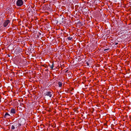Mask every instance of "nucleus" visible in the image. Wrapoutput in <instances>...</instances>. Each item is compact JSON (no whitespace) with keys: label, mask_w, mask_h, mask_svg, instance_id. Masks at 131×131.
<instances>
[{"label":"nucleus","mask_w":131,"mask_h":131,"mask_svg":"<svg viewBox=\"0 0 131 131\" xmlns=\"http://www.w3.org/2000/svg\"><path fill=\"white\" fill-rule=\"evenodd\" d=\"M93 60L92 59L89 58L87 59L86 61L85 64H86L87 66L91 65L92 63Z\"/></svg>","instance_id":"nucleus-1"},{"label":"nucleus","mask_w":131,"mask_h":131,"mask_svg":"<svg viewBox=\"0 0 131 131\" xmlns=\"http://www.w3.org/2000/svg\"><path fill=\"white\" fill-rule=\"evenodd\" d=\"M19 123L17 122L14 123L11 127V129L12 130H14L15 128H17L18 127Z\"/></svg>","instance_id":"nucleus-2"},{"label":"nucleus","mask_w":131,"mask_h":131,"mask_svg":"<svg viewBox=\"0 0 131 131\" xmlns=\"http://www.w3.org/2000/svg\"><path fill=\"white\" fill-rule=\"evenodd\" d=\"M23 2L22 0H18L16 2V4L18 6H20L23 5Z\"/></svg>","instance_id":"nucleus-3"},{"label":"nucleus","mask_w":131,"mask_h":131,"mask_svg":"<svg viewBox=\"0 0 131 131\" xmlns=\"http://www.w3.org/2000/svg\"><path fill=\"white\" fill-rule=\"evenodd\" d=\"M53 94V92L52 91H47L45 94L46 95L49 96L50 97H52Z\"/></svg>","instance_id":"nucleus-4"},{"label":"nucleus","mask_w":131,"mask_h":131,"mask_svg":"<svg viewBox=\"0 0 131 131\" xmlns=\"http://www.w3.org/2000/svg\"><path fill=\"white\" fill-rule=\"evenodd\" d=\"M9 23L10 21L9 20H7L5 21L3 24L4 27H6Z\"/></svg>","instance_id":"nucleus-5"},{"label":"nucleus","mask_w":131,"mask_h":131,"mask_svg":"<svg viewBox=\"0 0 131 131\" xmlns=\"http://www.w3.org/2000/svg\"><path fill=\"white\" fill-rule=\"evenodd\" d=\"M16 110L14 108H12L11 109L10 112L13 114H15L16 113Z\"/></svg>","instance_id":"nucleus-6"},{"label":"nucleus","mask_w":131,"mask_h":131,"mask_svg":"<svg viewBox=\"0 0 131 131\" xmlns=\"http://www.w3.org/2000/svg\"><path fill=\"white\" fill-rule=\"evenodd\" d=\"M11 117V116L8 114L7 112L4 115V118H9Z\"/></svg>","instance_id":"nucleus-7"},{"label":"nucleus","mask_w":131,"mask_h":131,"mask_svg":"<svg viewBox=\"0 0 131 131\" xmlns=\"http://www.w3.org/2000/svg\"><path fill=\"white\" fill-rule=\"evenodd\" d=\"M52 64L51 65L49 64V66H50V68H51V69L52 70L53 69V68L54 67L53 63L52 62Z\"/></svg>","instance_id":"nucleus-8"},{"label":"nucleus","mask_w":131,"mask_h":131,"mask_svg":"<svg viewBox=\"0 0 131 131\" xmlns=\"http://www.w3.org/2000/svg\"><path fill=\"white\" fill-rule=\"evenodd\" d=\"M58 84L59 87H61L62 85V83L60 82H58Z\"/></svg>","instance_id":"nucleus-9"},{"label":"nucleus","mask_w":131,"mask_h":131,"mask_svg":"<svg viewBox=\"0 0 131 131\" xmlns=\"http://www.w3.org/2000/svg\"><path fill=\"white\" fill-rule=\"evenodd\" d=\"M72 38H73L71 36H69L67 38V39L69 40H71Z\"/></svg>","instance_id":"nucleus-10"},{"label":"nucleus","mask_w":131,"mask_h":131,"mask_svg":"<svg viewBox=\"0 0 131 131\" xmlns=\"http://www.w3.org/2000/svg\"><path fill=\"white\" fill-rule=\"evenodd\" d=\"M64 70L65 71V72L66 73H67L68 71V70H66V69H65Z\"/></svg>","instance_id":"nucleus-11"},{"label":"nucleus","mask_w":131,"mask_h":131,"mask_svg":"<svg viewBox=\"0 0 131 131\" xmlns=\"http://www.w3.org/2000/svg\"><path fill=\"white\" fill-rule=\"evenodd\" d=\"M21 124H19V125H18V127H19L20 126H21Z\"/></svg>","instance_id":"nucleus-12"},{"label":"nucleus","mask_w":131,"mask_h":131,"mask_svg":"<svg viewBox=\"0 0 131 131\" xmlns=\"http://www.w3.org/2000/svg\"><path fill=\"white\" fill-rule=\"evenodd\" d=\"M118 44V42H116L115 43V45H117Z\"/></svg>","instance_id":"nucleus-13"},{"label":"nucleus","mask_w":131,"mask_h":131,"mask_svg":"<svg viewBox=\"0 0 131 131\" xmlns=\"http://www.w3.org/2000/svg\"><path fill=\"white\" fill-rule=\"evenodd\" d=\"M8 57H10V55H9V54H8Z\"/></svg>","instance_id":"nucleus-14"},{"label":"nucleus","mask_w":131,"mask_h":131,"mask_svg":"<svg viewBox=\"0 0 131 131\" xmlns=\"http://www.w3.org/2000/svg\"><path fill=\"white\" fill-rule=\"evenodd\" d=\"M108 49H106L105 50H108Z\"/></svg>","instance_id":"nucleus-15"}]
</instances>
